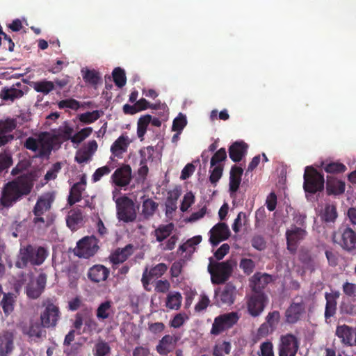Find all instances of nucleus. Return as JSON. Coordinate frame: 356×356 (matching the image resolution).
Listing matches in <instances>:
<instances>
[{"label": "nucleus", "mask_w": 356, "mask_h": 356, "mask_svg": "<svg viewBox=\"0 0 356 356\" xmlns=\"http://www.w3.org/2000/svg\"><path fill=\"white\" fill-rule=\"evenodd\" d=\"M33 186L32 175L28 173L22 174L6 183L1 191L0 209H8L13 207L31 193Z\"/></svg>", "instance_id": "nucleus-1"}, {"label": "nucleus", "mask_w": 356, "mask_h": 356, "mask_svg": "<svg viewBox=\"0 0 356 356\" xmlns=\"http://www.w3.org/2000/svg\"><path fill=\"white\" fill-rule=\"evenodd\" d=\"M48 256L49 251L47 248L29 244L19 248L15 266L19 269H24L29 266H40Z\"/></svg>", "instance_id": "nucleus-2"}, {"label": "nucleus", "mask_w": 356, "mask_h": 356, "mask_svg": "<svg viewBox=\"0 0 356 356\" xmlns=\"http://www.w3.org/2000/svg\"><path fill=\"white\" fill-rule=\"evenodd\" d=\"M207 270L211 275V281L213 284H225L231 277L233 272V264L230 260L219 262L209 257Z\"/></svg>", "instance_id": "nucleus-3"}, {"label": "nucleus", "mask_w": 356, "mask_h": 356, "mask_svg": "<svg viewBox=\"0 0 356 356\" xmlns=\"http://www.w3.org/2000/svg\"><path fill=\"white\" fill-rule=\"evenodd\" d=\"M303 188L306 193L315 194L324 189L323 175L312 166H307L304 173Z\"/></svg>", "instance_id": "nucleus-4"}, {"label": "nucleus", "mask_w": 356, "mask_h": 356, "mask_svg": "<svg viewBox=\"0 0 356 356\" xmlns=\"http://www.w3.org/2000/svg\"><path fill=\"white\" fill-rule=\"evenodd\" d=\"M117 216L124 222H134L136 219V211L134 201L127 196H122L115 201Z\"/></svg>", "instance_id": "nucleus-5"}, {"label": "nucleus", "mask_w": 356, "mask_h": 356, "mask_svg": "<svg viewBox=\"0 0 356 356\" xmlns=\"http://www.w3.org/2000/svg\"><path fill=\"white\" fill-rule=\"evenodd\" d=\"M98 243L99 240L95 236H84L76 243L74 253L80 258L88 259L98 251Z\"/></svg>", "instance_id": "nucleus-6"}, {"label": "nucleus", "mask_w": 356, "mask_h": 356, "mask_svg": "<svg viewBox=\"0 0 356 356\" xmlns=\"http://www.w3.org/2000/svg\"><path fill=\"white\" fill-rule=\"evenodd\" d=\"M238 320L239 316L235 312L220 314L215 318L210 332L215 336L219 335L225 330L232 327Z\"/></svg>", "instance_id": "nucleus-7"}, {"label": "nucleus", "mask_w": 356, "mask_h": 356, "mask_svg": "<svg viewBox=\"0 0 356 356\" xmlns=\"http://www.w3.org/2000/svg\"><path fill=\"white\" fill-rule=\"evenodd\" d=\"M299 349V341L293 334L281 336L278 345L279 356H296Z\"/></svg>", "instance_id": "nucleus-8"}, {"label": "nucleus", "mask_w": 356, "mask_h": 356, "mask_svg": "<svg viewBox=\"0 0 356 356\" xmlns=\"http://www.w3.org/2000/svg\"><path fill=\"white\" fill-rule=\"evenodd\" d=\"M268 302V296L264 293H256L247 300V309L252 317H257L264 312Z\"/></svg>", "instance_id": "nucleus-9"}, {"label": "nucleus", "mask_w": 356, "mask_h": 356, "mask_svg": "<svg viewBox=\"0 0 356 356\" xmlns=\"http://www.w3.org/2000/svg\"><path fill=\"white\" fill-rule=\"evenodd\" d=\"M306 313V305L300 298L299 302L293 301L284 312L285 323L293 325L300 321Z\"/></svg>", "instance_id": "nucleus-10"}, {"label": "nucleus", "mask_w": 356, "mask_h": 356, "mask_svg": "<svg viewBox=\"0 0 356 356\" xmlns=\"http://www.w3.org/2000/svg\"><path fill=\"white\" fill-rule=\"evenodd\" d=\"M59 307L51 302H47L44 309L40 314V321L44 327L54 328L60 318Z\"/></svg>", "instance_id": "nucleus-11"}, {"label": "nucleus", "mask_w": 356, "mask_h": 356, "mask_svg": "<svg viewBox=\"0 0 356 356\" xmlns=\"http://www.w3.org/2000/svg\"><path fill=\"white\" fill-rule=\"evenodd\" d=\"M335 335L339 339L343 346H356V327L346 324L338 325L336 327Z\"/></svg>", "instance_id": "nucleus-12"}, {"label": "nucleus", "mask_w": 356, "mask_h": 356, "mask_svg": "<svg viewBox=\"0 0 356 356\" xmlns=\"http://www.w3.org/2000/svg\"><path fill=\"white\" fill-rule=\"evenodd\" d=\"M167 270L168 266L163 263H159L155 266L150 268L149 270L146 267L143 273L141 278V282L144 289L146 291H149L151 289L148 286L150 284V282L153 280H157L161 277L165 273Z\"/></svg>", "instance_id": "nucleus-13"}, {"label": "nucleus", "mask_w": 356, "mask_h": 356, "mask_svg": "<svg viewBox=\"0 0 356 356\" xmlns=\"http://www.w3.org/2000/svg\"><path fill=\"white\" fill-rule=\"evenodd\" d=\"M307 232L305 229L292 225L286 232V245L288 250L295 253L297 250L298 243L306 236Z\"/></svg>", "instance_id": "nucleus-14"}, {"label": "nucleus", "mask_w": 356, "mask_h": 356, "mask_svg": "<svg viewBox=\"0 0 356 356\" xmlns=\"http://www.w3.org/2000/svg\"><path fill=\"white\" fill-rule=\"evenodd\" d=\"M56 199L54 192H47L42 193L38 197L35 204L34 205L32 212L34 216H40V214H45L51 210L53 203Z\"/></svg>", "instance_id": "nucleus-15"}, {"label": "nucleus", "mask_w": 356, "mask_h": 356, "mask_svg": "<svg viewBox=\"0 0 356 356\" xmlns=\"http://www.w3.org/2000/svg\"><path fill=\"white\" fill-rule=\"evenodd\" d=\"M22 87H25L20 82L13 84L10 86H4L0 91V99L5 103H13L16 99L22 98L24 92Z\"/></svg>", "instance_id": "nucleus-16"}, {"label": "nucleus", "mask_w": 356, "mask_h": 356, "mask_svg": "<svg viewBox=\"0 0 356 356\" xmlns=\"http://www.w3.org/2000/svg\"><path fill=\"white\" fill-rule=\"evenodd\" d=\"M47 283V275L45 273H40L36 278L35 282L28 283L26 286V293L31 299L38 298L44 291Z\"/></svg>", "instance_id": "nucleus-17"}, {"label": "nucleus", "mask_w": 356, "mask_h": 356, "mask_svg": "<svg viewBox=\"0 0 356 356\" xmlns=\"http://www.w3.org/2000/svg\"><path fill=\"white\" fill-rule=\"evenodd\" d=\"M44 328L42 322L40 323L38 320L31 319L29 325L23 327L22 332L31 339L38 341L46 338L47 332Z\"/></svg>", "instance_id": "nucleus-18"}, {"label": "nucleus", "mask_w": 356, "mask_h": 356, "mask_svg": "<svg viewBox=\"0 0 356 356\" xmlns=\"http://www.w3.org/2000/svg\"><path fill=\"white\" fill-rule=\"evenodd\" d=\"M209 232V241L213 246L218 245L221 241L227 239L230 236L229 229L224 222L216 224Z\"/></svg>", "instance_id": "nucleus-19"}, {"label": "nucleus", "mask_w": 356, "mask_h": 356, "mask_svg": "<svg viewBox=\"0 0 356 356\" xmlns=\"http://www.w3.org/2000/svg\"><path fill=\"white\" fill-rule=\"evenodd\" d=\"M134 252V245L127 244L122 248H117L109 256V260L113 265V268H117L118 266L124 263Z\"/></svg>", "instance_id": "nucleus-20"}, {"label": "nucleus", "mask_w": 356, "mask_h": 356, "mask_svg": "<svg viewBox=\"0 0 356 356\" xmlns=\"http://www.w3.org/2000/svg\"><path fill=\"white\" fill-rule=\"evenodd\" d=\"M113 182L119 187H124L131 180V168L129 165H123L115 170L111 176Z\"/></svg>", "instance_id": "nucleus-21"}, {"label": "nucleus", "mask_w": 356, "mask_h": 356, "mask_svg": "<svg viewBox=\"0 0 356 356\" xmlns=\"http://www.w3.org/2000/svg\"><path fill=\"white\" fill-rule=\"evenodd\" d=\"M179 337L175 335L166 334L159 340L156 350L161 356H167L176 347Z\"/></svg>", "instance_id": "nucleus-22"}, {"label": "nucleus", "mask_w": 356, "mask_h": 356, "mask_svg": "<svg viewBox=\"0 0 356 356\" xmlns=\"http://www.w3.org/2000/svg\"><path fill=\"white\" fill-rule=\"evenodd\" d=\"M340 296V293L338 291L332 293L326 292L325 293V299L326 300L324 317L326 321L333 317L337 309V299Z\"/></svg>", "instance_id": "nucleus-23"}, {"label": "nucleus", "mask_w": 356, "mask_h": 356, "mask_svg": "<svg viewBox=\"0 0 356 356\" xmlns=\"http://www.w3.org/2000/svg\"><path fill=\"white\" fill-rule=\"evenodd\" d=\"M235 286L230 284H227L220 293H218L216 291V304L218 306L232 305L235 300Z\"/></svg>", "instance_id": "nucleus-24"}, {"label": "nucleus", "mask_w": 356, "mask_h": 356, "mask_svg": "<svg viewBox=\"0 0 356 356\" xmlns=\"http://www.w3.org/2000/svg\"><path fill=\"white\" fill-rule=\"evenodd\" d=\"M243 173V169L240 166L234 165L231 168L229 182V191L231 197H235L236 193L238 191L239 188Z\"/></svg>", "instance_id": "nucleus-25"}, {"label": "nucleus", "mask_w": 356, "mask_h": 356, "mask_svg": "<svg viewBox=\"0 0 356 356\" xmlns=\"http://www.w3.org/2000/svg\"><path fill=\"white\" fill-rule=\"evenodd\" d=\"M14 334L4 331L0 334V356H9L14 349Z\"/></svg>", "instance_id": "nucleus-26"}, {"label": "nucleus", "mask_w": 356, "mask_h": 356, "mask_svg": "<svg viewBox=\"0 0 356 356\" xmlns=\"http://www.w3.org/2000/svg\"><path fill=\"white\" fill-rule=\"evenodd\" d=\"M273 280L271 275L260 273H255L250 280V286L252 291L256 293H264L262 290Z\"/></svg>", "instance_id": "nucleus-27"}, {"label": "nucleus", "mask_w": 356, "mask_h": 356, "mask_svg": "<svg viewBox=\"0 0 356 356\" xmlns=\"http://www.w3.org/2000/svg\"><path fill=\"white\" fill-rule=\"evenodd\" d=\"M248 145L243 141H236L229 147V156L232 161L240 162L245 156Z\"/></svg>", "instance_id": "nucleus-28"}, {"label": "nucleus", "mask_w": 356, "mask_h": 356, "mask_svg": "<svg viewBox=\"0 0 356 356\" xmlns=\"http://www.w3.org/2000/svg\"><path fill=\"white\" fill-rule=\"evenodd\" d=\"M53 139L49 136L47 133H43L39 137V149L38 156L40 158L48 159L53 149Z\"/></svg>", "instance_id": "nucleus-29"}, {"label": "nucleus", "mask_w": 356, "mask_h": 356, "mask_svg": "<svg viewBox=\"0 0 356 356\" xmlns=\"http://www.w3.org/2000/svg\"><path fill=\"white\" fill-rule=\"evenodd\" d=\"M339 244L348 251L356 249V233L349 227L345 228L341 233Z\"/></svg>", "instance_id": "nucleus-30"}, {"label": "nucleus", "mask_w": 356, "mask_h": 356, "mask_svg": "<svg viewBox=\"0 0 356 356\" xmlns=\"http://www.w3.org/2000/svg\"><path fill=\"white\" fill-rule=\"evenodd\" d=\"M131 143L129 137L124 134L118 137L111 147V152L114 156L122 158V154L127 151Z\"/></svg>", "instance_id": "nucleus-31"}, {"label": "nucleus", "mask_w": 356, "mask_h": 356, "mask_svg": "<svg viewBox=\"0 0 356 356\" xmlns=\"http://www.w3.org/2000/svg\"><path fill=\"white\" fill-rule=\"evenodd\" d=\"M109 270L103 265H94L88 273V278L93 282L105 281L109 275Z\"/></svg>", "instance_id": "nucleus-32"}, {"label": "nucleus", "mask_w": 356, "mask_h": 356, "mask_svg": "<svg viewBox=\"0 0 356 356\" xmlns=\"http://www.w3.org/2000/svg\"><path fill=\"white\" fill-rule=\"evenodd\" d=\"M345 182L338 180L333 176H327L326 181V191L328 195H339L345 191Z\"/></svg>", "instance_id": "nucleus-33"}, {"label": "nucleus", "mask_w": 356, "mask_h": 356, "mask_svg": "<svg viewBox=\"0 0 356 356\" xmlns=\"http://www.w3.org/2000/svg\"><path fill=\"white\" fill-rule=\"evenodd\" d=\"M114 313L113 307V302L111 300H106L99 304L96 311L97 318L100 321L108 318Z\"/></svg>", "instance_id": "nucleus-34"}, {"label": "nucleus", "mask_w": 356, "mask_h": 356, "mask_svg": "<svg viewBox=\"0 0 356 356\" xmlns=\"http://www.w3.org/2000/svg\"><path fill=\"white\" fill-rule=\"evenodd\" d=\"M84 325L83 332L92 334L99 332L98 323L92 316L91 309L87 308L85 309Z\"/></svg>", "instance_id": "nucleus-35"}, {"label": "nucleus", "mask_w": 356, "mask_h": 356, "mask_svg": "<svg viewBox=\"0 0 356 356\" xmlns=\"http://www.w3.org/2000/svg\"><path fill=\"white\" fill-rule=\"evenodd\" d=\"M174 229V225L169 223L167 225H160L152 233L158 242H162L171 235Z\"/></svg>", "instance_id": "nucleus-36"}, {"label": "nucleus", "mask_w": 356, "mask_h": 356, "mask_svg": "<svg viewBox=\"0 0 356 356\" xmlns=\"http://www.w3.org/2000/svg\"><path fill=\"white\" fill-rule=\"evenodd\" d=\"M31 86L37 92L42 93L46 95L54 90V83L47 79H43L38 81H33L31 83Z\"/></svg>", "instance_id": "nucleus-37"}, {"label": "nucleus", "mask_w": 356, "mask_h": 356, "mask_svg": "<svg viewBox=\"0 0 356 356\" xmlns=\"http://www.w3.org/2000/svg\"><path fill=\"white\" fill-rule=\"evenodd\" d=\"M339 310L341 314L356 316V299H343L340 303Z\"/></svg>", "instance_id": "nucleus-38"}, {"label": "nucleus", "mask_w": 356, "mask_h": 356, "mask_svg": "<svg viewBox=\"0 0 356 356\" xmlns=\"http://www.w3.org/2000/svg\"><path fill=\"white\" fill-rule=\"evenodd\" d=\"M82 220V213L80 210H71L66 218V223L71 230H76Z\"/></svg>", "instance_id": "nucleus-39"}, {"label": "nucleus", "mask_w": 356, "mask_h": 356, "mask_svg": "<svg viewBox=\"0 0 356 356\" xmlns=\"http://www.w3.org/2000/svg\"><path fill=\"white\" fill-rule=\"evenodd\" d=\"M158 203L151 198L145 199L143 201L142 215L145 219L153 216L158 209Z\"/></svg>", "instance_id": "nucleus-40"}, {"label": "nucleus", "mask_w": 356, "mask_h": 356, "mask_svg": "<svg viewBox=\"0 0 356 356\" xmlns=\"http://www.w3.org/2000/svg\"><path fill=\"white\" fill-rule=\"evenodd\" d=\"M182 296L179 292H172L168 294L165 300V307L170 309L178 310L180 309Z\"/></svg>", "instance_id": "nucleus-41"}, {"label": "nucleus", "mask_w": 356, "mask_h": 356, "mask_svg": "<svg viewBox=\"0 0 356 356\" xmlns=\"http://www.w3.org/2000/svg\"><path fill=\"white\" fill-rule=\"evenodd\" d=\"M83 191H85V187L79 186V184H74L70 191V195L67 199L68 204L72 206L81 201Z\"/></svg>", "instance_id": "nucleus-42"}, {"label": "nucleus", "mask_w": 356, "mask_h": 356, "mask_svg": "<svg viewBox=\"0 0 356 356\" xmlns=\"http://www.w3.org/2000/svg\"><path fill=\"white\" fill-rule=\"evenodd\" d=\"M152 121V115L147 114L141 116L137 122V136L140 140H143V137L147 131V128Z\"/></svg>", "instance_id": "nucleus-43"}, {"label": "nucleus", "mask_w": 356, "mask_h": 356, "mask_svg": "<svg viewBox=\"0 0 356 356\" xmlns=\"http://www.w3.org/2000/svg\"><path fill=\"white\" fill-rule=\"evenodd\" d=\"M81 72L84 81L92 86H96L101 80L99 73L95 70H83Z\"/></svg>", "instance_id": "nucleus-44"}, {"label": "nucleus", "mask_w": 356, "mask_h": 356, "mask_svg": "<svg viewBox=\"0 0 356 356\" xmlns=\"http://www.w3.org/2000/svg\"><path fill=\"white\" fill-rule=\"evenodd\" d=\"M13 164L11 153L9 151L3 150L0 152V175L7 172Z\"/></svg>", "instance_id": "nucleus-45"}, {"label": "nucleus", "mask_w": 356, "mask_h": 356, "mask_svg": "<svg viewBox=\"0 0 356 356\" xmlns=\"http://www.w3.org/2000/svg\"><path fill=\"white\" fill-rule=\"evenodd\" d=\"M13 294L11 293H3L0 305H1L6 316H8L14 309Z\"/></svg>", "instance_id": "nucleus-46"}, {"label": "nucleus", "mask_w": 356, "mask_h": 356, "mask_svg": "<svg viewBox=\"0 0 356 356\" xmlns=\"http://www.w3.org/2000/svg\"><path fill=\"white\" fill-rule=\"evenodd\" d=\"M179 197L177 192H169L165 201V213L166 215L171 214L177 209V202Z\"/></svg>", "instance_id": "nucleus-47"}, {"label": "nucleus", "mask_w": 356, "mask_h": 356, "mask_svg": "<svg viewBox=\"0 0 356 356\" xmlns=\"http://www.w3.org/2000/svg\"><path fill=\"white\" fill-rule=\"evenodd\" d=\"M232 348L231 343L229 341H222L216 344L213 348V356H225L230 353Z\"/></svg>", "instance_id": "nucleus-48"}, {"label": "nucleus", "mask_w": 356, "mask_h": 356, "mask_svg": "<svg viewBox=\"0 0 356 356\" xmlns=\"http://www.w3.org/2000/svg\"><path fill=\"white\" fill-rule=\"evenodd\" d=\"M112 75L113 81L118 87L122 88L124 86H125L127 78L125 72L123 69L119 67H115L112 72Z\"/></svg>", "instance_id": "nucleus-49"}, {"label": "nucleus", "mask_w": 356, "mask_h": 356, "mask_svg": "<svg viewBox=\"0 0 356 356\" xmlns=\"http://www.w3.org/2000/svg\"><path fill=\"white\" fill-rule=\"evenodd\" d=\"M321 219L325 222H333L337 217V209L334 205L327 204L321 213Z\"/></svg>", "instance_id": "nucleus-50"}, {"label": "nucleus", "mask_w": 356, "mask_h": 356, "mask_svg": "<svg viewBox=\"0 0 356 356\" xmlns=\"http://www.w3.org/2000/svg\"><path fill=\"white\" fill-rule=\"evenodd\" d=\"M17 122L15 118H7L5 120H0V131L8 134L15 130L17 127Z\"/></svg>", "instance_id": "nucleus-51"}, {"label": "nucleus", "mask_w": 356, "mask_h": 356, "mask_svg": "<svg viewBox=\"0 0 356 356\" xmlns=\"http://www.w3.org/2000/svg\"><path fill=\"white\" fill-rule=\"evenodd\" d=\"M323 168L326 172L331 174L342 173L347 170L346 166L339 162H330L325 164Z\"/></svg>", "instance_id": "nucleus-52"}, {"label": "nucleus", "mask_w": 356, "mask_h": 356, "mask_svg": "<svg viewBox=\"0 0 356 356\" xmlns=\"http://www.w3.org/2000/svg\"><path fill=\"white\" fill-rule=\"evenodd\" d=\"M100 112L97 110L92 112L88 111L79 115V120L84 124H91L100 118Z\"/></svg>", "instance_id": "nucleus-53"}, {"label": "nucleus", "mask_w": 356, "mask_h": 356, "mask_svg": "<svg viewBox=\"0 0 356 356\" xmlns=\"http://www.w3.org/2000/svg\"><path fill=\"white\" fill-rule=\"evenodd\" d=\"M92 132V127H86L81 129L71 137V142L74 144H79L88 138Z\"/></svg>", "instance_id": "nucleus-54"}, {"label": "nucleus", "mask_w": 356, "mask_h": 356, "mask_svg": "<svg viewBox=\"0 0 356 356\" xmlns=\"http://www.w3.org/2000/svg\"><path fill=\"white\" fill-rule=\"evenodd\" d=\"M187 124L186 116L180 113L172 122V130L176 132H181Z\"/></svg>", "instance_id": "nucleus-55"}, {"label": "nucleus", "mask_w": 356, "mask_h": 356, "mask_svg": "<svg viewBox=\"0 0 356 356\" xmlns=\"http://www.w3.org/2000/svg\"><path fill=\"white\" fill-rule=\"evenodd\" d=\"M94 352L95 356H106L111 352V347L107 342L99 341L95 344Z\"/></svg>", "instance_id": "nucleus-56"}, {"label": "nucleus", "mask_w": 356, "mask_h": 356, "mask_svg": "<svg viewBox=\"0 0 356 356\" xmlns=\"http://www.w3.org/2000/svg\"><path fill=\"white\" fill-rule=\"evenodd\" d=\"M280 320V314L278 311H273L268 314L266 317V323L275 330Z\"/></svg>", "instance_id": "nucleus-57"}, {"label": "nucleus", "mask_w": 356, "mask_h": 356, "mask_svg": "<svg viewBox=\"0 0 356 356\" xmlns=\"http://www.w3.org/2000/svg\"><path fill=\"white\" fill-rule=\"evenodd\" d=\"M58 106L60 109L68 108L77 111L80 108V103L77 100L70 98L60 101L58 103Z\"/></svg>", "instance_id": "nucleus-58"}, {"label": "nucleus", "mask_w": 356, "mask_h": 356, "mask_svg": "<svg viewBox=\"0 0 356 356\" xmlns=\"http://www.w3.org/2000/svg\"><path fill=\"white\" fill-rule=\"evenodd\" d=\"M342 291L348 298L356 299V284L346 282L342 285Z\"/></svg>", "instance_id": "nucleus-59"}, {"label": "nucleus", "mask_w": 356, "mask_h": 356, "mask_svg": "<svg viewBox=\"0 0 356 356\" xmlns=\"http://www.w3.org/2000/svg\"><path fill=\"white\" fill-rule=\"evenodd\" d=\"M227 159V152L224 147L218 149L211 159V167L218 165L219 163Z\"/></svg>", "instance_id": "nucleus-60"}, {"label": "nucleus", "mask_w": 356, "mask_h": 356, "mask_svg": "<svg viewBox=\"0 0 356 356\" xmlns=\"http://www.w3.org/2000/svg\"><path fill=\"white\" fill-rule=\"evenodd\" d=\"M213 168L211 170V175L209 176V181L212 184L216 185L222 175L223 166L220 164L213 166Z\"/></svg>", "instance_id": "nucleus-61"}, {"label": "nucleus", "mask_w": 356, "mask_h": 356, "mask_svg": "<svg viewBox=\"0 0 356 356\" xmlns=\"http://www.w3.org/2000/svg\"><path fill=\"white\" fill-rule=\"evenodd\" d=\"M239 266L245 274L250 275L255 268V264L251 259L243 258L241 260Z\"/></svg>", "instance_id": "nucleus-62"}, {"label": "nucleus", "mask_w": 356, "mask_h": 356, "mask_svg": "<svg viewBox=\"0 0 356 356\" xmlns=\"http://www.w3.org/2000/svg\"><path fill=\"white\" fill-rule=\"evenodd\" d=\"M195 196L192 192L186 193L183 198L182 202L180 206V209L182 212L186 211L188 208L194 203Z\"/></svg>", "instance_id": "nucleus-63"}, {"label": "nucleus", "mask_w": 356, "mask_h": 356, "mask_svg": "<svg viewBox=\"0 0 356 356\" xmlns=\"http://www.w3.org/2000/svg\"><path fill=\"white\" fill-rule=\"evenodd\" d=\"M259 356H275L272 342L266 341L260 345Z\"/></svg>", "instance_id": "nucleus-64"}]
</instances>
